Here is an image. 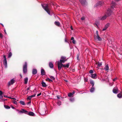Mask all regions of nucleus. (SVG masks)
Instances as JSON below:
<instances>
[{
  "mask_svg": "<svg viewBox=\"0 0 122 122\" xmlns=\"http://www.w3.org/2000/svg\"><path fill=\"white\" fill-rule=\"evenodd\" d=\"M112 12V10L110 9H108L106 12V14L108 16L111 15Z\"/></svg>",
  "mask_w": 122,
  "mask_h": 122,
  "instance_id": "423d86ee",
  "label": "nucleus"
},
{
  "mask_svg": "<svg viewBox=\"0 0 122 122\" xmlns=\"http://www.w3.org/2000/svg\"><path fill=\"white\" fill-rule=\"evenodd\" d=\"M107 29L105 27H104V28L102 29V30L103 31H104L106 30Z\"/></svg>",
  "mask_w": 122,
  "mask_h": 122,
  "instance_id": "79ce46f5",
  "label": "nucleus"
},
{
  "mask_svg": "<svg viewBox=\"0 0 122 122\" xmlns=\"http://www.w3.org/2000/svg\"><path fill=\"white\" fill-rule=\"evenodd\" d=\"M4 32H5V34H7L6 32V30H5H5H4Z\"/></svg>",
  "mask_w": 122,
  "mask_h": 122,
  "instance_id": "864d4df0",
  "label": "nucleus"
},
{
  "mask_svg": "<svg viewBox=\"0 0 122 122\" xmlns=\"http://www.w3.org/2000/svg\"><path fill=\"white\" fill-rule=\"evenodd\" d=\"M90 83L91 85H92V87H94V81L92 80H90Z\"/></svg>",
  "mask_w": 122,
  "mask_h": 122,
  "instance_id": "4be33fe9",
  "label": "nucleus"
},
{
  "mask_svg": "<svg viewBox=\"0 0 122 122\" xmlns=\"http://www.w3.org/2000/svg\"><path fill=\"white\" fill-rule=\"evenodd\" d=\"M102 65V62H99L98 63L97 65L99 67H100Z\"/></svg>",
  "mask_w": 122,
  "mask_h": 122,
  "instance_id": "f704fd0d",
  "label": "nucleus"
},
{
  "mask_svg": "<svg viewBox=\"0 0 122 122\" xmlns=\"http://www.w3.org/2000/svg\"><path fill=\"white\" fill-rule=\"evenodd\" d=\"M108 16L106 14L104 16H103L102 17H101L100 19L102 20H104L106 19L107 17Z\"/></svg>",
  "mask_w": 122,
  "mask_h": 122,
  "instance_id": "dca6fc26",
  "label": "nucleus"
},
{
  "mask_svg": "<svg viewBox=\"0 0 122 122\" xmlns=\"http://www.w3.org/2000/svg\"><path fill=\"white\" fill-rule=\"evenodd\" d=\"M97 35H98V31L97 30L96 32Z\"/></svg>",
  "mask_w": 122,
  "mask_h": 122,
  "instance_id": "603ef678",
  "label": "nucleus"
},
{
  "mask_svg": "<svg viewBox=\"0 0 122 122\" xmlns=\"http://www.w3.org/2000/svg\"><path fill=\"white\" fill-rule=\"evenodd\" d=\"M12 98V97H10V98L11 99H13V98Z\"/></svg>",
  "mask_w": 122,
  "mask_h": 122,
  "instance_id": "69168bd1",
  "label": "nucleus"
},
{
  "mask_svg": "<svg viewBox=\"0 0 122 122\" xmlns=\"http://www.w3.org/2000/svg\"><path fill=\"white\" fill-rule=\"evenodd\" d=\"M0 37L1 38H2L3 37V35L2 34L0 33Z\"/></svg>",
  "mask_w": 122,
  "mask_h": 122,
  "instance_id": "a19ab883",
  "label": "nucleus"
},
{
  "mask_svg": "<svg viewBox=\"0 0 122 122\" xmlns=\"http://www.w3.org/2000/svg\"><path fill=\"white\" fill-rule=\"evenodd\" d=\"M50 78L54 80L55 79V77L53 76H50Z\"/></svg>",
  "mask_w": 122,
  "mask_h": 122,
  "instance_id": "58836bf2",
  "label": "nucleus"
},
{
  "mask_svg": "<svg viewBox=\"0 0 122 122\" xmlns=\"http://www.w3.org/2000/svg\"><path fill=\"white\" fill-rule=\"evenodd\" d=\"M103 3V2L102 1H98L97 3V5L98 6H101L102 5Z\"/></svg>",
  "mask_w": 122,
  "mask_h": 122,
  "instance_id": "4468645a",
  "label": "nucleus"
},
{
  "mask_svg": "<svg viewBox=\"0 0 122 122\" xmlns=\"http://www.w3.org/2000/svg\"><path fill=\"white\" fill-rule=\"evenodd\" d=\"M30 87L28 88L27 89V90H30Z\"/></svg>",
  "mask_w": 122,
  "mask_h": 122,
  "instance_id": "bf43d9fd",
  "label": "nucleus"
},
{
  "mask_svg": "<svg viewBox=\"0 0 122 122\" xmlns=\"http://www.w3.org/2000/svg\"><path fill=\"white\" fill-rule=\"evenodd\" d=\"M4 97H8L6 96H4Z\"/></svg>",
  "mask_w": 122,
  "mask_h": 122,
  "instance_id": "0e129e2a",
  "label": "nucleus"
},
{
  "mask_svg": "<svg viewBox=\"0 0 122 122\" xmlns=\"http://www.w3.org/2000/svg\"><path fill=\"white\" fill-rule=\"evenodd\" d=\"M15 82V80L13 79H11L10 81L9 82L8 85L10 86L13 84Z\"/></svg>",
  "mask_w": 122,
  "mask_h": 122,
  "instance_id": "9d476101",
  "label": "nucleus"
},
{
  "mask_svg": "<svg viewBox=\"0 0 122 122\" xmlns=\"http://www.w3.org/2000/svg\"><path fill=\"white\" fill-rule=\"evenodd\" d=\"M2 91H0V99H2L3 97V96L2 95Z\"/></svg>",
  "mask_w": 122,
  "mask_h": 122,
  "instance_id": "cd10ccee",
  "label": "nucleus"
},
{
  "mask_svg": "<svg viewBox=\"0 0 122 122\" xmlns=\"http://www.w3.org/2000/svg\"><path fill=\"white\" fill-rule=\"evenodd\" d=\"M20 102L21 104V105H25V102H24L23 101H20Z\"/></svg>",
  "mask_w": 122,
  "mask_h": 122,
  "instance_id": "bb28decb",
  "label": "nucleus"
},
{
  "mask_svg": "<svg viewBox=\"0 0 122 122\" xmlns=\"http://www.w3.org/2000/svg\"><path fill=\"white\" fill-rule=\"evenodd\" d=\"M93 71L94 70H91L89 71V73L90 74H92V73H93L94 72Z\"/></svg>",
  "mask_w": 122,
  "mask_h": 122,
  "instance_id": "72a5a7b5",
  "label": "nucleus"
},
{
  "mask_svg": "<svg viewBox=\"0 0 122 122\" xmlns=\"http://www.w3.org/2000/svg\"><path fill=\"white\" fill-rule=\"evenodd\" d=\"M41 84L42 86L44 87H46L47 86L46 83L43 81L41 82Z\"/></svg>",
  "mask_w": 122,
  "mask_h": 122,
  "instance_id": "393cba45",
  "label": "nucleus"
},
{
  "mask_svg": "<svg viewBox=\"0 0 122 122\" xmlns=\"http://www.w3.org/2000/svg\"><path fill=\"white\" fill-rule=\"evenodd\" d=\"M13 99L14 100H16V99L15 98H13Z\"/></svg>",
  "mask_w": 122,
  "mask_h": 122,
  "instance_id": "e2e57ef3",
  "label": "nucleus"
},
{
  "mask_svg": "<svg viewBox=\"0 0 122 122\" xmlns=\"http://www.w3.org/2000/svg\"><path fill=\"white\" fill-rule=\"evenodd\" d=\"M122 93V92L120 93L117 95V97L119 98H121L122 97V95L121 94Z\"/></svg>",
  "mask_w": 122,
  "mask_h": 122,
  "instance_id": "412c9836",
  "label": "nucleus"
},
{
  "mask_svg": "<svg viewBox=\"0 0 122 122\" xmlns=\"http://www.w3.org/2000/svg\"><path fill=\"white\" fill-rule=\"evenodd\" d=\"M57 105L59 106H60L61 104V102H58L57 103Z\"/></svg>",
  "mask_w": 122,
  "mask_h": 122,
  "instance_id": "4c0bfd02",
  "label": "nucleus"
},
{
  "mask_svg": "<svg viewBox=\"0 0 122 122\" xmlns=\"http://www.w3.org/2000/svg\"><path fill=\"white\" fill-rule=\"evenodd\" d=\"M57 64L58 68L59 70H60L61 69L62 66L68 68L69 66V63L66 64L65 65H64L62 64V63H61L60 61L58 62Z\"/></svg>",
  "mask_w": 122,
  "mask_h": 122,
  "instance_id": "f03ea898",
  "label": "nucleus"
},
{
  "mask_svg": "<svg viewBox=\"0 0 122 122\" xmlns=\"http://www.w3.org/2000/svg\"><path fill=\"white\" fill-rule=\"evenodd\" d=\"M46 81H49L51 82V81H52L49 79V78H46Z\"/></svg>",
  "mask_w": 122,
  "mask_h": 122,
  "instance_id": "2f4dec72",
  "label": "nucleus"
},
{
  "mask_svg": "<svg viewBox=\"0 0 122 122\" xmlns=\"http://www.w3.org/2000/svg\"><path fill=\"white\" fill-rule=\"evenodd\" d=\"M70 28L72 30H73L72 26H71L70 27Z\"/></svg>",
  "mask_w": 122,
  "mask_h": 122,
  "instance_id": "4d7b16f0",
  "label": "nucleus"
},
{
  "mask_svg": "<svg viewBox=\"0 0 122 122\" xmlns=\"http://www.w3.org/2000/svg\"><path fill=\"white\" fill-rule=\"evenodd\" d=\"M94 38L95 40L100 41L101 40V38L99 35H95L94 36Z\"/></svg>",
  "mask_w": 122,
  "mask_h": 122,
  "instance_id": "0eeeda50",
  "label": "nucleus"
},
{
  "mask_svg": "<svg viewBox=\"0 0 122 122\" xmlns=\"http://www.w3.org/2000/svg\"><path fill=\"white\" fill-rule=\"evenodd\" d=\"M71 40H72V41L73 40H74V37H72L71 38Z\"/></svg>",
  "mask_w": 122,
  "mask_h": 122,
  "instance_id": "de8ad7c7",
  "label": "nucleus"
},
{
  "mask_svg": "<svg viewBox=\"0 0 122 122\" xmlns=\"http://www.w3.org/2000/svg\"><path fill=\"white\" fill-rule=\"evenodd\" d=\"M28 111L24 110L23 109H21V112H21V113H24L27 114L28 113Z\"/></svg>",
  "mask_w": 122,
  "mask_h": 122,
  "instance_id": "f8f14e48",
  "label": "nucleus"
},
{
  "mask_svg": "<svg viewBox=\"0 0 122 122\" xmlns=\"http://www.w3.org/2000/svg\"><path fill=\"white\" fill-rule=\"evenodd\" d=\"M73 95V94L72 93H69L68 94V96L69 97H71Z\"/></svg>",
  "mask_w": 122,
  "mask_h": 122,
  "instance_id": "473e14b6",
  "label": "nucleus"
},
{
  "mask_svg": "<svg viewBox=\"0 0 122 122\" xmlns=\"http://www.w3.org/2000/svg\"><path fill=\"white\" fill-rule=\"evenodd\" d=\"M109 25L110 24L109 23H107L105 25V27L107 29L109 26Z\"/></svg>",
  "mask_w": 122,
  "mask_h": 122,
  "instance_id": "c85d7f7f",
  "label": "nucleus"
},
{
  "mask_svg": "<svg viewBox=\"0 0 122 122\" xmlns=\"http://www.w3.org/2000/svg\"><path fill=\"white\" fill-rule=\"evenodd\" d=\"M92 78L94 79L97 78V75L96 74H91L90 76Z\"/></svg>",
  "mask_w": 122,
  "mask_h": 122,
  "instance_id": "1a4fd4ad",
  "label": "nucleus"
},
{
  "mask_svg": "<svg viewBox=\"0 0 122 122\" xmlns=\"http://www.w3.org/2000/svg\"><path fill=\"white\" fill-rule=\"evenodd\" d=\"M70 100L71 102H73L74 101V99L73 98H70Z\"/></svg>",
  "mask_w": 122,
  "mask_h": 122,
  "instance_id": "e433bc0d",
  "label": "nucleus"
},
{
  "mask_svg": "<svg viewBox=\"0 0 122 122\" xmlns=\"http://www.w3.org/2000/svg\"><path fill=\"white\" fill-rule=\"evenodd\" d=\"M85 19L84 18V17H82L81 18V20H83Z\"/></svg>",
  "mask_w": 122,
  "mask_h": 122,
  "instance_id": "3c124183",
  "label": "nucleus"
},
{
  "mask_svg": "<svg viewBox=\"0 0 122 122\" xmlns=\"http://www.w3.org/2000/svg\"><path fill=\"white\" fill-rule=\"evenodd\" d=\"M3 57L4 58L3 60V64L5 68H7V62L6 60V59L5 55H3Z\"/></svg>",
  "mask_w": 122,
  "mask_h": 122,
  "instance_id": "7ed1b4c3",
  "label": "nucleus"
},
{
  "mask_svg": "<svg viewBox=\"0 0 122 122\" xmlns=\"http://www.w3.org/2000/svg\"><path fill=\"white\" fill-rule=\"evenodd\" d=\"M109 67L108 65H107L104 68V70L106 71H108L109 70Z\"/></svg>",
  "mask_w": 122,
  "mask_h": 122,
  "instance_id": "a211bd4d",
  "label": "nucleus"
},
{
  "mask_svg": "<svg viewBox=\"0 0 122 122\" xmlns=\"http://www.w3.org/2000/svg\"><path fill=\"white\" fill-rule=\"evenodd\" d=\"M16 111H17L19 113H21V112H21V111H20L18 109H16Z\"/></svg>",
  "mask_w": 122,
  "mask_h": 122,
  "instance_id": "c03bdc74",
  "label": "nucleus"
},
{
  "mask_svg": "<svg viewBox=\"0 0 122 122\" xmlns=\"http://www.w3.org/2000/svg\"><path fill=\"white\" fill-rule=\"evenodd\" d=\"M27 114L31 116H34L35 115V114L34 113L32 112H28V113Z\"/></svg>",
  "mask_w": 122,
  "mask_h": 122,
  "instance_id": "ddd939ff",
  "label": "nucleus"
},
{
  "mask_svg": "<svg viewBox=\"0 0 122 122\" xmlns=\"http://www.w3.org/2000/svg\"><path fill=\"white\" fill-rule=\"evenodd\" d=\"M41 5L43 8L46 11L49 15H52L54 14L53 13H51V14L48 5H42L41 4Z\"/></svg>",
  "mask_w": 122,
  "mask_h": 122,
  "instance_id": "f257e3e1",
  "label": "nucleus"
},
{
  "mask_svg": "<svg viewBox=\"0 0 122 122\" xmlns=\"http://www.w3.org/2000/svg\"><path fill=\"white\" fill-rule=\"evenodd\" d=\"M20 76L21 77V78H22V75H21V74H20Z\"/></svg>",
  "mask_w": 122,
  "mask_h": 122,
  "instance_id": "6e6d98bb",
  "label": "nucleus"
},
{
  "mask_svg": "<svg viewBox=\"0 0 122 122\" xmlns=\"http://www.w3.org/2000/svg\"><path fill=\"white\" fill-rule=\"evenodd\" d=\"M12 55L11 52H10L8 55V57L9 58H10L12 56Z\"/></svg>",
  "mask_w": 122,
  "mask_h": 122,
  "instance_id": "7c9ffc66",
  "label": "nucleus"
},
{
  "mask_svg": "<svg viewBox=\"0 0 122 122\" xmlns=\"http://www.w3.org/2000/svg\"><path fill=\"white\" fill-rule=\"evenodd\" d=\"M88 80V79L86 78H85L84 79V81H87Z\"/></svg>",
  "mask_w": 122,
  "mask_h": 122,
  "instance_id": "8fccbe9b",
  "label": "nucleus"
},
{
  "mask_svg": "<svg viewBox=\"0 0 122 122\" xmlns=\"http://www.w3.org/2000/svg\"><path fill=\"white\" fill-rule=\"evenodd\" d=\"M31 103V102L30 101V102H28V103H27V104H30V103Z\"/></svg>",
  "mask_w": 122,
  "mask_h": 122,
  "instance_id": "13d9d810",
  "label": "nucleus"
},
{
  "mask_svg": "<svg viewBox=\"0 0 122 122\" xmlns=\"http://www.w3.org/2000/svg\"><path fill=\"white\" fill-rule=\"evenodd\" d=\"M80 1L83 5H85L86 3V0H79Z\"/></svg>",
  "mask_w": 122,
  "mask_h": 122,
  "instance_id": "9b49d317",
  "label": "nucleus"
},
{
  "mask_svg": "<svg viewBox=\"0 0 122 122\" xmlns=\"http://www.w3.org/2000/svg\"><path fill=\"white\" fill-rule=\"evenodd\" d=\"M116 5V4L115 3H114L113 4H112L111 5V9H113L114 8H115V6Z\"/></svg>",
  "mask_w": 122,
  "mask_h": 122,
  "instance_id": "a878e982",
  "label": "nucleus"
},
{
  "mask_svg": "<svg viewBox=\"0 0 122 122\" xmlns=\"http://www.w3.org/2000/svg\"><path fill=\"white\" fill-rule=\"evenodd\" d=\"M4 107L5 108L7 109H9L10 108V107L9 106L7 105H5Z\"/></svg>",
  "mask_w": 122,
  "mask_h": 122,
  "instance_id": "c756f323",
  "label": "nucleus"
},
{
  "mask_svg": "<svg viewBox=\"0 0 122 122\" xmlns=\"http://www.w3.org/2000/svg\"><path fill=\"white\" fill-rule=\"evenodd\" d=\"M49 66L51 68H53V64L52 62H50L49 63Z\"/></svg>",
  "mask_w": 122,
  "mask_h": 122,
  "instance_id": "6ab92c4d",
  "label": "nucleus"
},
{
  "mask_svg": "<svg viewBox=\"0 0 122 122\" xmlns=\"http://www.w3.org/2000/svg\"><path fill=\"white\" fill-rule=\"evenodd\" d=\"M41 93H40L39 94H37V96H40L41 95Z\"/></svg>",
  "mask_w": 122,
  "mask_h": 122,
  "instance_id": "09e8293b",
  "label": "nucleus"
},
{
  "mask_svg": "<svg viewBox=\"0 0 122 122\" xmlns=\"http://www.w3.org/2000/svg\"><path fill=\"white\" fill-rule=\"evenodd\" d=\"M113 93L117 94L118 93V89L117 87H114L113 90Z\"/></svg>",
  "mask_w": 122,
  "mask_h": 122,
  "instance_id": "6e6552de",
  "label": "nucleus"
},
{
  "mask_svg": "<svg viewBox=\"0 0 122 122\" xmlns=\"http://www.w3.org/2000/svg\"><path fill=\"white\" fill-rule=\"evenodd\" d=\"M36 95L35 94H34L30 96L31 97V98L35 97Z\"/></svg>",
  "mask_w": 122,
  "mask_h": 122,
  "instance_id": "ea45409f",
  "label": "nucleus"
},
{
  "mask_svg": "<svg viewBox=\"0 0 122 122\" xmlns=\"http://www.w3.org/2000/svg\"><path fill=\"white\" fill-rule=\"evenodd\" d=\"M37 73V71L36 69H33L32 70V74L33 75L36 74Z\"/></svg>",
  "mask_w": 122,
  "mask_h": 122,
  "instance_id": "2eb2a0df",
  "label": "nucleus"
},
{
  "mask_svg": "<svg viewBox=\"0 0 122 122\" xmlns=\"http://www.w3.org/2000/svg\"><path fill=\"white\" fill-rule=\"evenodd\" d=\"M11 108L13 109H15V108L13 107V106H11Z\"/></svg>",
  "mask_w": 122,
  "mask_h": 122,
  "instance_id": "5fc2aeb1",
  "label": "nucleus"
},
{
  "mask_svg": "<svg viewBox=\"0 0 122 122\" xmlns=\"http://www.w3.org/2000/svg\"><path fill=\"white\" fill-rule=\"evenodd\" d=\"M23 71L24 73H25L27 72V63L25 62L23 66Z\"/></svg>",
  "mask_w": 122,
  "mask_h": 122,
  "instance_id": "20e7f679",
  "label": "nucleus"
},
{
  "mask_svg": "<svg viewBox=\"0 0 122 122\" xmlns=\"http://www.w3.org/2000/svg\"><path fill=\"white\" fill-rule=\"evenodd\" d=\"M95 90L94 87H92L90 89V92L92 93Z\"/></svg>",
  "mask_w": 122,
  "mask_h": 122,
  "instance_id": "b1692460",
  "label": "nucleus"
},
{
  "mask_svg": "<svg viewBox=\"0 0 122 122\" xmlns=\"http://www.w3.org/2000/svg\"><path fill=\"white\" fill-rule=\"evenodd\" d=\"M61 59H60V61H59L61 63H64L66 61L65 57L62 56L61 57Z\"/></svg>",
  "mask_w": 122,
  "mask_h": 122,
  "instance_id": "39448f33",
  "label": "nucleus"
},
{
  "mask_svg": "<svg viewBox=\"0 0 122 122\" xmlns=\"http://www.w3.org/2000/svg\"><path fill=\"white\" fill-rule=\"evenodd\" d=\"M65 41L66 42H67V40L65 39Z\"/></svg>",
  "mask_w": 122,
  "mask_h": 122,
  "instance_id": "338daca9",
  "label": "nucleus"
},
{
  "mask_svg": "<svg viewBox=\"0 0 122 122\" xmlns=\"http://www.w3.org/2000/svg\"><path fill=\"white\" fill-rule=\"evenodd\" d=\"M54 23L56 25L58 26H59L60 25V23L58 21H55Z\"/></svg>",
  "mask_w": 122,
  "mask_h": 122,
  "instance_id": "5701e85b",
  "label": "nucleus"
},
{
  "mask_svg": "<svg viewBox=\"0 0 122 122\" xmlns=\"http://www.w3.org/2000/svg\"><path fill=\"white\" fill-rule=\"evenodd\" d=\"M31 97L30 96H29L27 98V99H29V100H30L31 99Z\"/></svg>",
  "mask_w": 122,
  "mask_h": 122,
  "instance_id": "37998d69",
  "label": "nucleus"
},
{
  "mask_svg": "<svg viewBox=\"0 0 122 122\" xmlns=\"http://www.w3.org/2000/svg\"><path fill=\"white\" fill-rule=\"evenodd\" d=\"M75 92H73L72 93V94H73V95L74 94V93Z\"/></svg>",
  "mask_w": 122,
  "mask_h": 122,
  "instance_id": "052dcab7",
  "label": "nucleus"
},
{
  "mask_svg": "<svg viewBox=\"0 0 122 122\" xmlns=\"http://www.w3.org/2000/svg\"><path fill=\"white\" fill-rule=\"evenodd\" d=\"M28 79L27 77H25L24 79V83L26 84L27 83L28 81Z\"/></svg>",
  "mask_w": 122,
  "mask_h": 122,
  "instance_id": "aec40b11",
  "label": "nucleus"
},
{
  "mask_svg": "<svg viewBox=\"0 0 122 122\" xmlns=\"http://www.w3.org/2000/svg\"><path fill=\"white\" fill-rule=\"evenodd\" d=\"M117 78H116L113 79V81H115V80H117Z\"/></svg>",
  "mask_w": 122,
  "mask_h": 122,
  "instance_id": "49530a36",
  "label": "nucleus"
},
{
  "mask_svg": "<svg viewBox=\"0 0 122 122\" xmlns=\"http://www.w3.org/2000/svg\"><path fill=\"white\" fill-rule=\"evenodd\" d=\"M41 74L42 76L45 75V72L44 70L43 69H41Z\"/></svg>",
  "mask_w": 122,
  "mask_h": 122,
  "instance_id": "f3484780",
  "label": "nucleus"
},
{
  "mask_svg": "<svg viewBox=\"0 0 122 122\" xmlns=\"http://www.w3.org/2000/svg\"><path fill=\"white\" fill-rule=\"evenodd\" d=\"M72 42L74 44H75L76 43V41L74 40L72 41Z\"/></svg>",
  "mask_w": 122,
  "mask_h": 122,
  "instance_id": "a18cd8bd",
  "label": "nucleus"
},
{
  "mask_svg": "<svg viewBox=\"0 0 122 122\" xmlns=\"http://www.w3.org/2000/svg\"><path fill=\"white\" fill-rule=\"evenodd\" d=\"M12 102L14 104H17V102L15 100H13L12 101Z\"/></svg>",
  "mask_w": 122,
  "mask_h": 122,
  "instance_id": "c9c22d12",
  "label": "nucleus"
},
{
  "mask_svg": "<svg viewBox=\"0 0 122 122\" xmlns=\"http://www.w3.org/2000/svg\"><path fill=\"white\" fill-rule=\"evenodd\" d=\"M0 24L1 25H2V26H3H3H4L2 24V23H0Z\"/></svg>",
  "mask_w": 122,
  "mask_h": 122,
  "instance_id": "680f3d73",
  "label": "nucleus"
},
{
  "mask_svg": "<svg viewBox=\"0 0 122 122\" xmlns=\"http://www.w3.org/2000/svg\"><path fill=\"white\" fill-rule=\"evenodd\" d=\"M57 97V98H58V99H59L60 98L59 97Z\"/></svg>",
  "mask_w": 122,
  "mask_h": 122,
  "instance_id": "774afa93",
  "label": "nucleus"
}]
</instances>
